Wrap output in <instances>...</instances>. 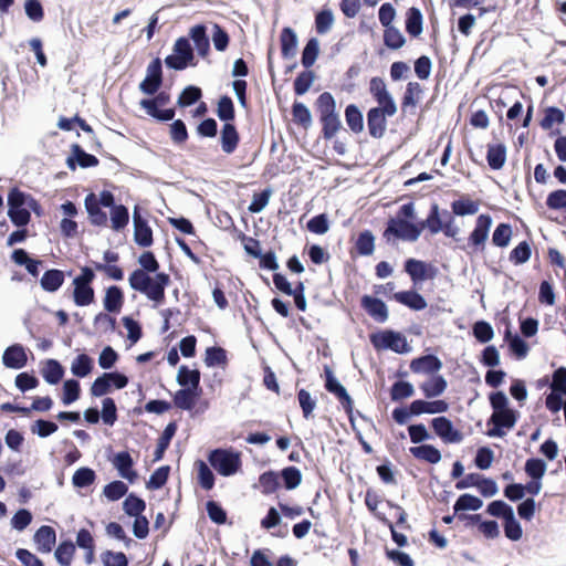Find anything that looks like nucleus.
<instances>
[{"label": "nucleus", "mask_w": 566, "mask_h": 566, "mask_svg": "<svg viewBox=\"0 0 566 566\" xmlns=\"http://www.w3.org/2000/svg\"><path fill=\"white\" fill-rule=\"evenodd\" d=\"M440 207L434 201L431 203L427 218L416 222V210L412 201L401 205L394 217H389L382 238L388 244H395L396 241L416 242L422 231L427 229L431 234L442 232L447 238L457 239L460 232L459 227L455 224L441 223Z\"/></svg>", "instance_id": "nucleus-1"}, {"label": "nucleus", "mask_w": 566, "mask_h": 566, "mask_svg": "<svg viewBox=\"0 0 566 566\" xmlns=\"http://www.w3.org/2000/svg\"><path fill=\"white\" fill-rule=\"evenodd\" d=\"M137 262L139 268L130 272L128 276L129 287L144 294L156 308L165 303V290L171 283L170 276L166 272L159 271L160 264L150 250L144 251Z\"/></svg>", "instance_id": "nucleus-2"}, {"label": "nucleus", "mask_w": 566, "mask_h": 566, "mask_svg": "<svg viewBox=\"0 0 566 566\" xmlns=\"http://www.w3.org/2000/svg\"><path fill=\"white\" fill-rule=\"evenodd\" d=\"M314 105L322 125V137L325 140L333 139L336 134L343 129L334 95L329 92H323L318 95Z\"/></svg>", "instance_id": "nucleus-3"}, {"label": "nucleus", "mask_w": 566, "mask_h": 566, "mask_svg": "<svg viewBox=\"0 0 566 566\" xmlns=\"http://www.w3.org/2000/svg\"><path fill=\"white\" fill-rule=\"evenodd\" d=\"M241 452L233 448H216L208 452L207 460L210 467L221 476H232L242 467Z\"/></svg>", "instance_id": "nucleus-4"}, {"label": "nucleus", "mask_w": 566, "mask_h": 566, "mask_svg": "<svg viewBox=\"0 0 566 566\" xmlns=\"http://www.w3.org/2000/svg\"><path fill=\"white\" fill-rule=\"evenodd\" d=\"M369 342L376 352L391 350L399 355L412 350L407 337L392 328L378 329L369 335Z\"/></svg>", "instance_id": "nucleus-5"}, {"label": "nucleus", "mask_w": 566, "mask_h": 566, "mask_svg": "<svg viewBox=\"0 0 566 566\" xmlns=\"http://www.w3.org/2000/svg\"><path fill=\"white\" fill-rule=\"evenodd\" d=\"M30 198L31 193L22 191L18 187L9 189L7 196V214L14 227H28L31 222V214L29 213Z\"/></svg>", "instance_id": "nucleus-6"}, {"label": "nucleus", "mask_w": 566, "mask_h": 566, "mask_svg": "<svg viewBox=\"0 0 566 566\" xmlns=\"http://www.w3.org/2000/svg\"><path fill=\"white\" fill-rule=\"evenodd\" d=\"M128 382V376L119 370L105 371L92 382L90 392L92 397L101 398L111 394L114 389H124Z\"/></svg>", "instance_id": "nucleus-7"}, {"label": "nucleus", "mask_w": 566, "mask_h": 566, "mask_svg": "<svg viewBox=\"0 0 566 566\" xmlns=\"http://www.w3.org/2000/svg\"><path fill=\"white\" fill-rule=\"evenodd\" d=\"M397 113V106H373L367 111V128L369 135L375 139L384 137L387 129V118Z\"/></svg>", "instance_id": "nucleus-8"}, {"label": "nucleus", "mask_w": 566, "mask_h": 566, "mask_svg": "<svg viewBox=\"0 0 566 566\" xmlns=\"http://www.w3.org/2000/svg\"><path fill=\"white\" fill-rule=\"evenodd\" d=\"M520 416V411L511 407L497 412L493 422H491V417L486 420L485 434L491 438H504L506 431L515 427Z\"/></svg>", "instance_id": "nucleus-9"}, {"label": "nucleus", "mask_w": 566, "mask_h": 566, "mask_svg": "<svg viewBox=\"0 0 566 566\" xmlns=\"http://www.w3.org/2000/svg\"><path fill=\"white\" fill-rule=\"evenodd\" d=\"M403 271L409 275L412 284L419 285L428 280H433L438 275V268L432 263L409 258L403 263Z\"/></svg>", "instance_id": "nucleus-10"}, {"label": "nucleus", "mask_w": 566, "mask_h": 566, "mask_svg": "<svg viewBox=\"0 0 566 566\" xmlns=\"http://www.w3.org/2000/svg\"><path fill=\"white\" fill-rule=\"evenodd\" d=\"M163 84V61L160 57H154L147 65L146 76L139 83L138 88L143 94L151 96L161 88Z\"/></svg>", "instance_id": "nucleus-11"}, {"label": "nucleus", "mask_w": 566, "mask_h": 566, "mask_svg": "<svg viewBox=\"0 0 566 566\" xmlns=\"http://www.w3.org/2000/svg\"><path fill=\"white\" fill-rule=\"evenodd\" d=\"M147 212L136 205L133 209L134 242L140 248H149L154 243L153 229L148 223Z\"/></svg>", "instance_id": "nucleus-12"}, {"label": "nucleus", "mask_w": 566, "mask_h": 566, "mask_svg": "<svg viewBox=\"0 0 566 566\" xmlns=\"http://www.w3.org/2000/svg\"><path fill=\"white\" fill-rule=\"evenodd\" d=\"M434 434L446 444L460 443L464 436L446 416H438L430 421Z\"/></svg>", "instance_id": "nucleus-13"}, {"label": "nucleus", "mask_w": 566, "mask_h": 566, "mask_svg": "<svg viewBox=\"0 0 566 566\" xmlns=\"http://www.w3.org/2000/svg\"><path fill=\"white\" fill-rule=\"evenodd\" d=\"M492 223L493 219L489 213H481L478 216L474 229L469 234L468 245L474 251H483Z\"/></svg>", "instance_id": "nucleus-14"}, {"label": "nucleus", "mask_w": 566, "mask_h": 566, "mask_svg": "<svg viewBox=\"0 0 566 566\" xmlns=\"http://www.w3.org/2000/svg\"><path fill=\"white\" fill-rule=\"evenodd\" d=\"M98 158L87 153L80 144L73 143L70 146V154L66 157L65 165L71 171L77 168L87 169L98 166Z\"/></svg>", "instance_id": "nucleus-15"}, {"label": "nucleus", "mask_w": 566, "mask_h": 566, "mask_svg": "<svg viewBox=\"0 0 566 566\" xmlns=\"http://www.w3.org/2000/svg\"><path fill=\"white\" fill-rule=\"evenodd\" d=\"M107 460L122 479L127 480L129 483H134L138 479V473L134 469L135 460L128 450L118 451L113 455H108Z\"/></svg>", "instance_id": "nucleus-16"}, {"label": "nucleus", "mask_w": 566, "mask_h": 566, "mask_svg": "<svg viewBox=\"0 0 566 566\" xmlns=\"http://www.w3.org/2000/svg\"><path fill=\"white\" fill-rule=\"evenodd\" d=\"M29 349L20 344L13 343L9 345L2 354V364L6 368L19 370L28 364Z\"/></svg>", "instance_id": "nucleus-17"}, {"label": "nucleus", "mask_w": 566, "mask_h": 566, "mask_svg": "<svg viewBox=\"0 0 566 566\" xmlns=\"http://www.w3.org/2000/svg\"><path fill=\"white\" fill-rule=\"evenodd\" d=\"M443 364L441 359L432 353H426L415 357L410 361V370L415 374H426L429 376L439 374Z\"/></svg>", "instance_id": "nucleus-18"}, {"label": "nucleus", "mask_w": 566, "mask_h": 566, "mask_svg": "<svg viewBox=\"0 0 566 566\" xmlns=\"http://www.w3.org/2000/svg\"><path fill=\"white\" fill-rule=\"evenodd\" d=\"M172 397V405L185 411L192 412L196 407L198 406L202 395L203 389H188V388H180L177 391L169 392Z\"/></svg>", "instance_id": "nucleus-19"}, {"label": "nucleus", "mask_w": 566, "mask_h": 566, "mask_svg": "<svg viewBox=\"0 0 566 566\" xmlns=\"http://www.w3.org/2000/svg\"><path fill=\"white\" fill-rule=\"evenodd\" d=\"M360 306L377 323H385L389 317L387 304L377 296L364 294L360 297Z\"/></svg>", "instance_id": "nucleus-20"}, {"label": "nucleus", "mask_w": 566, "mask_h": 566, "mask_svg": "<svg viewBox=\"0 0 566 566\" xmlns=\"http://www.w3.org/2000/svg\"><path fill=\"white\" fill-rule=\"evenodd\" d=\"M35 548L41 554H49L55 547L56 532L50 525H41L33 535Z\"/></svg>", "instance_id": "nucleus-21"}, {"label": "nucleus", "mask_w": 566, "mask_h": 566, "mask_svg": "<svg viewBox=\"0 0 566 566\" xmlns=\"http://www.w3.org/2000/svg\"><path fill=\"white\" fill-rule=\"evenodd\" d=\"M369 93L376 101V106L392 107L397 106L391 93L388 91L387 85L382 77L374 76L369 82Z\"/></svg>", "instance_id": "nucleus-22"}, {"label": "nucleus", "mask_w": 566, "mask_h": 566, "mask_svg": "<svg viewBox=\"0 0 566 566\" xmlns=\"http://www.w3.org/2000/svg\"><path fill=\"white\" fill-rule=\"evenodd\" d=\"M392 298L416 312L422 311L428 306L424 296L415 289L398 291L394 293Z\"/></svg>", "instance_id": "nucleus-23"}, {"label": "nucleus", "mask_w": 566, "mask_h": 566, "mask_svg": "<svg viewBox=\"0 0 566 566\" xmlns=\"http://www.w3.org/2000/svg\"><path fill=\"white\" fill-rule=\"evenodd\" d=\"M190 42H193V46L201 57H206L210 52V38L208 35L207 25L203 23L195 24L189 30Z\"/></svg>", "instance_id": "nucleus-24"}, {"label": "nucleus", "mask_w": 566, "mask_h": 566, "mask_svg": "<svg viewBox=\"0 0 566 566\" xmlns=\"http://www.w3.org/2000/svg\"><path fill=\"white\" fill-rule=\"evenodd\" d=\"M219 143L222 151L227 155H231L237 150L240 144V134L235 123L222 124Z\"/></svg>", "instance_id": "nucleus-25"}, {"label": "nucleus", "mask_w": 566, "mask_h": 566, "mask_svg": "<svg viewBox=\"0 0 566 566\" xmlns=\"http://www.w3.org/2000/svg\"><path fill=\"white\" fill-rule=\"evenodd\" d=\"M412 408L415 409V413L421 416L423 413L427 415H441L449 410L450 405L444 399H415L412 400Z\"/></svg>", "instance_id": "nucleus-26"}, {"label": "nucleus", "mask_w": 566, "mask_h": 566, "mask_svg": "<svg viewBox=\"0 0 566 566\" xmlns=\"http://www.w3.org/2000/svg\"><path fill=\"white\" fill-rule=\"evenodd\" d=\"M84 206L88 216L91 224L95 227L107 226V213L102 209L97 202V198L94 193H88L84 199Z\"/></svg>", "instance_id": "nucleus-27"}, {"label": "nucleus", "mask_w": 566, "mask_h": 566, "mask_svg": "<svg viewBox=\"0 0 566 566\" xmlns=\"http://www.w3.org/2000/svg\"><path fill=\"white\" fill-rule=\"evenodd\" d=\"M298 39L296 32L291 27H284L280 33L281 55L284 60L295 57L297 52Z\"/></svg>", "instance_id": "nucleus-28"}, {"label": "nucleus", "mask_w": 566, "mask_h": 566, "mask_svg": "<svg viewBox=\"0 0 566 566\" xmlns=\"http://www.w3.org/2000/svg\"><path fill=\"white\" fill-rule=\"evenodd\" d=\"M419 388L424 398L434 399L446 391L448 388V381L441 374H436L421 382Z\"/></svg>", "instance_id": "nucleus-29"}, {"label": "nucleus", "mask_w": 566, "mask_h": 566, "mask_svg": "<svg viewBox=\"0 0 566 566\" xmlns=\"http://www.w3.org/2000/svg\"><path fill=\"white\" fill-rule=\"evenodd\" d=\"M178 430V423L176 421H170L165 429L163 430L161 434L159 436L157 440V444L154 451V462L161 461L165 457L166 451L168 450L171 440L176 436Z\"/></svg>", "instance_id": "nucleus-30"}, {"label": "nucleus", "mask_w": 566, "mask_h": 566, "mask_svg": "<svg viewBox=\"0 0 566 566\" xmlns=\"http://www.w3.org/2000/svg\"><path fill=\"white\" fill-rule=\"evenodd\" d=\"M124 292L118 285H111L105 290L103 306L109 314H118L124 305Z\"/></svg>", "instance_id": "nucleus-31"}, {"label": "nucleus", "mask_w": 566, "mask_h": 566, "mask_svg": "<svg viewBox=\"0 0 566 566\" xmlns=\"http://www.w3.org/2000/svg\"><path fill=\"white\" fill-rule=\"evenodd\" d=\"M201 374L198 368H190L187 365H181L178 369L176 377L177 384L181 388L188 389H202L200 385Z\"/></svg>", "instance_id": "nucleus-32"}, {"label": "nucleus", "mask_w": 566, "mask_h": 566, "mask_svg": "<svg viewBox=\"0 0 566 566\" xmlns=\"http://www.w3.org/2000/svg\"><path fill=\"white\" fill-rule=\"evenodd\" d=\"M41 375L49 385L54 386L63 379L65 368L57 359L48 358L43 361Z\"/></svg>", "instance_id": "nucleus-33"}, {"label": "nucleus", "mask_w": 566, "mask_h": 566, "mask_svg": "<svg viewBox=\"0 0 566 566\" xmlns=\"http://www.w3.org/2000/svg\"><path fill=\"white\" fill-rule=\"evenodd\" d=\"M409 452L413 458L430 464H437L442 459L441 451L433 444L429 443L410 447Z\"/></svg>", "instance_id": "nucleus-34"}, {"label": "nucleus", "mask_w": 566, "mask_h": 566, "mask_svg": "<svg viewBox=\"0 0 566 566\" xmlns=\"http://www.w3.org/2000/svg\"><path fill=\"white\" fill-rule=\"evenodd\" d=\"M405 30L411 38H418L423 31V15L419 8L410 7L406 11Z\"/></svg>", "instance_id": "nucleus-35"}, {"label": "nucleus", "mask_w": 566, "mask_h": 566, "mask_svg": "<svg viewBox=\"0 0 566 566\" xmlns=\"http://www.w3.org/2000/svg\"><path fill=\"white\" fill-rule=\"evenodd\" d=\"M65 273L59 269H49L44 271L40 279V285L48 293H55L63 285Z\"/></svg>", "instance_id": "nucleus-36"}, {"label": "nucleus", "mask_w": 566, "mask_h": 566, "mask_svg": "<svg viewBox=\"0 0 566 566\" xmlns=\"http://www.w3.org/2000/svg\"><path fill=\"white\" fill-rule=\"evenodd\" d=\"M345 123L353 134H360L364 130V114L354 103L346 105L344 111Z\"/></svg>", "instance_id": "nucleus-37"}, {"label": "nucleus", "mask_w": 566, "mask_h": 566, "mask_svg": "<svg viewBox=\"0 0 566 566\" xmlns=\"http://www.w3.org/2000/svg\"><path fill=\"white\" fill-rule=\"evenodd\" d=\"M292 120L297 126L307 130L313 125V116L306 104L295 99L291 107Z\"/></svg>", "instance_id": "nucleus-38"}, {"label": "nucleus", "mask_w": 566, "mask_h": 566, "mask_svg": "<svg viewBox=\"0 0 566 566\" xmlns=\"http://www.w3.org/2000/svg\"><path fill=\"white\" fill-rule=\"evenodd\" d=\"M486 161L492 170L502 169L506 161V146L503 143L489 144Z\"/></svg>", "instance_id": "nucleus-39"}, {"label": "nucleus", "mask_w": 566, "mask_h": 566, "mask_svg": "<svg viewBox=\"0 0 566 566\" xmlns=\"http://www.w3.org/2000/svg\"><path fill=\"white\" fill-rule=\"evenodd\" d=\"M483 506V501L481 497L471 494L463 493L459 495L455 503L453 504L454 514H465L464 512L472 511L476 512Z\"/></svg>", "instance_id": "nucleus-40"}, {"label": "nucleus", "mask_w": 566, "mask_h": 566, "mask_svg": "<svg viewBox=\"0 0 566 566\" xmlns=\"http://www.w3.org/2000/svg\"><path fill=\"white\" fill-rule=\"evenodd\" d=\"M195 468L197 470L198 484L206 491L212 490L216 484V476L210 464L205 462L202 459H197L195 461Z\"/></svg>", "instance_id": "nucleus-41"}, {"label": "nucleus", "mask_w": 566, "mask_h": 566, "mask_svg": "<svg viewBox=\"0 0 566 566\" xmlns=\"http://www.w3.org/2000/svg\"><path fill=\"white\" fill-rule=\"evenodd\" d=\"M203 361L209 368H224L228 365V352L218 345L209 346L206 348Z\"/></svg>", "instance_id": "nucleus-42"}, {"label": "nucleus", "mask_w": 566, "mask_h": 566, "mask_svg": "<svg viewBox=\"0 0 566 566\" xmlns=\"http://www.w3.org/2000/svg\"><path fill=\"white\" fill-rule=\"evenodd\" d=\"M94 369V359L86 353L78 354L71 364V373L76 378H85Z\"/></svg>", "instance_id": "nucleus-43"}, {"label": "nucleus", "mask_w": 566, "mask_h": 566, "mask_svg": "<svg viewBox=\"0 0 566 566\" xmlns=\"http://www.w3.org/2000/svg\"><path fill=\"white\" fill-rule=\"evenodd\" d=\"M280 475L281 486L287 491L295 490L302 483V472L294 465H289L277 471Z\"/></svg>", "instance_id": "nucleus-44"}, {"label": "nucleus", "mask_w": 566, "mask_h": 566, "mask_svg": "<svg viewBox=\"0 0 566 566\" xmlns=\"http://www.w3.org/2000/svg\"><path fill=\"white\" fill-rule=\"evenodd\" d=\"M75 552V545L71 538L62 539L54 549V558L60 566H71Z\"/></svg>", "instance_id": "nucleus-45"}, {"label": "nucleus", "mask_w": 566, "mask_h": 566, "mask_svg": "<svg viewBox=\"0 0 566 566\" xmlns=\"http://www.w3.org/2000/svg\"><path fill=\"white\" fill-rule=\"evenodd\" d=\"M216 114L223 124H232L235 120V107L232 98L224 94L217 103Z\"/></svg>", "instance_id": "nucleus-46"}, {"label": "nucleus", "mask_w": 566, "mask_h": 566, "mask_svg": "<svg viewBox=\"0 0 566 566\" xmlns=\"http://www.w3.org/2000/svg\"><path fill=\"white\" fill-rule=\"evenodd\" d=\"M73 302L77 306H87L95 300V293L92 284L76 283L73 281Z\"/></svg>", "instance_id": "nucleus-47"}, {"label": "nucleus", "mask_w": 566, "mask_h": 566, "mask_svg": "<svg viewBox=\"0 0 566 566\" xmlns=\"http://www.w3.org/2000/svg\"><path fill=\"white\" fill-rule=\"evenodd\" d=\"M480 205L469 196L462 195L451 202L452 212L458 217L473 216L479 211Z\"/></svg>", "instance_id": "nucleus-48"}, {"label": "nucleus", "mask_w": 566, "mask_h": 566, "mask_svg": "<svg viewBox=\"0 0 566 566\" xmlns=\"http://www.w3.org/2000/svg\"><path fill=\"white\" fill-rule=\"evenodd\" d=\"M319 55V41L317 38H310L301 52V64L304 69H311Z\"/></svg>", "instance_id": "nucleus-49"}, {"label": "nucleus", "mask_w": 566, "mask_h": 566, "mask_svg": "<svg viewBox=\"0 0 566 566\" xmlns=\"http://www.w3.org/2000/svg\"><path fill=\"white\" fill-rule=\"evenodd\" d=\"M354 249L358 255L369 256L375 251V235L374 233L366 229L359 232Z\"/></svg>", "instance_id": "nucleus-50"}, {"label": "nucleus", "mask_w": 566, "mask_h": 566, "mask_svg": "<svg viewBox=\"0 0 566 566\" xmlns=\"http://www.w3.org/2000/svg\"><path fill=\"white\" fill-rule=\"evenodd\" d=\"M81 384L75 378H69L63 381L61 401L64 406H70L81 398Z\"/></svg>", "instance_id": "nucleus-51"}, {"label": "nucleus", "mask_w": 566, "mask_h": 566, "mask_svg": "<svg viewBox=\"0 0 566 566\" xmlns=\"http://www.w3.org/2000/svg\"><path fill=\"white\" fill-rule=\"evenodd\" d=\"M109 220H111V228L115 232L123 231L129 223L128 208L125 205L119 203L114 209H111Z\"/></svg>", "instance_id": "nucleus-52"}, {"label": "nucleus", "mask_w": 566, "mask_h": 566, "mask_svg": "<svg viewBox=\"0 0 566 566\" xmlns=\"http://www.w3.org/2000/svg\"><path fill=\"white\" fill-rule=\"evenodd\" d=\"M259 484L264 495H270L281 488L280 475L277 471L268 470L259 475Z\"/></svg>", "instance_id": "nucleus-53"}, {"label": "nucleus", "mask_w": 566, "mask_h": 566, "mask_svg": "<svg viewBox=\"0 0 566 566\" xmlns=\"http://www.w3.org/2000/svg\"><path fill=\"white\" fill-rule=\"evenodd\" d=\"M389 395L391 401H403L415 395V387L408 380H396L389 389Z\"/></svg>", "instance_id": "nucleus-54"}, {"label": "nucleus", "mask_w": 566, "mask_h": 566, "mask_svg": "<svg viewBox=\"0 0 566 566\" xmlns=\"http://www.w3.org/2000/svg\"><path fill=\"white\" fill-rule=\"evenodd\" d=\"M96 479V472L92 468L81 467L74 472L72 484L76 489H86L94 484Z\"/></svg>", "instance_id": "nucleus-55"}, {"label": "nucleus", "mask_w": 566, "mask_h": 566, "mask_svg": "<svg viewBox=\"0 0 566 566\" xmlns=\"http://www.w3.org/2000/svg\"><path fill=\"white\" fill-rule=\"evenodd\" d=\"M324 387L325 389L335 396V398H339L344 394L347 392L345 386L338 380L335 376L333 369L328 365H324Z\"/></svg>", "instance_id": "nucleus-56"}, {"label": "nucleus", "mask_w": 566, "mask_h": 566, "mask_svg": "<svg viewBox=\"0 0 566 566\" xmlns=\"http://www.w3.org/2000/svg\"><path fill=\"white\" fill-rule=\"evenodd\" d=\"M315 78V73L310 69H305L304 71L300 72L293 83L294 94L296 96L305 95L313 85Z\"/></svg>", "instance_id": "nucleus-57"}, {"label": "nucleus", "mask_w": 566, "mask_h": 566, "mask_svg": "<svg viewBox=\"0 0 566 566\" xmlns=\"http://www.w3.org/2000/svg\"><path fill=\"white\" fill-rule=\"evenodd\" d=\"M146 510V502L138 494L130 492L127 493L126 499L123 501V511L129 517L140 515Z\"/></svg>", "instance_id": "nucleus-58"}, {"label": "nucleus", "mask_w": 566, "mask_h": 566, "mask_svg": "<svg viewBox=\"0 0 566 566\" xmlns=\"http://www.w3.org/2000/svg\"><path fill=\"white\" fill-rule=\"evenodd\" d=\"M473 337L480 344H488L494 337L493 326L485 319H478L471 327Z\"/></svg>", "instance_id": "nucleus-59"}, {"label": "nucleus", "mask_w": 566, "mask_h": 566, "mask_svg": "<svg viewBox=\"0 0 566 566\" xmlns=\"http://www.w3.org/2000/svg\"><path fill=\"white\" fill-rule=\"evenodd\" d=\"M202 97V91L197 85H187L177 99V106L186 108L198 103Z\"/></svg>", "instance_id": "nucleus-60"}, {"label": "nucleus", "mask_w": 566, "mask_h": 566, "mask_svg": "<svg viewBox=\"0 0 566 566\" xmlns=\"http://www.w3.org/2000/svg\"><path fill=\"white\" fill-rule=\"evenodd\" d=\"M565 120V113L557 106H547L544 109V116L539 120V126L544 130L552 129L555 124H563Z\"/></svg>", "instance_id": "nucleus-61"}, {"label": "nucleus", "mask_w": 566, "mask_h": 566, "mask_svg": "<svg viewBox=\"0 0 566 566\" xmlns=\"http://www.w3.org/2000/svg\"><path fill=\"white\" fill-rule=\"evenodd\" d=\"M422 92V87L418 82H409L401 98V109L406 112L408 107L415 108Z\"/></svg>", "instance_id": "nucleus-62"}, {"label": "nucleus", "mask_w": 566, "mask_h": 566, "mask_svg": "<svg viewBox=\"0 0 566 566\" xmlns=\"http://www.w3.org/2000/svg\"><path fill=\"white\" fill-rule=\"evenodd\" d=\"M170 471L171 468L168 464L157 468L146 482V488L151 491L163 489L169 479Z\"/></svg>", "instance_id": "nucleus-63"}, {"label": "nucleus", "mask_w": 566, "mask_h": 566, "mask_svg": "<svg viewBox=\"0 0 566 566\" xmlns=\"http://www.w3.org/2000/svg\"><path fill=\"white\" fill-rule=\"evenodd\" d=\"M103 566H129V558L124 552L106 549L99 555Z\"/></svg>", "instance_id": "nucleus-64"}]
</instances>
